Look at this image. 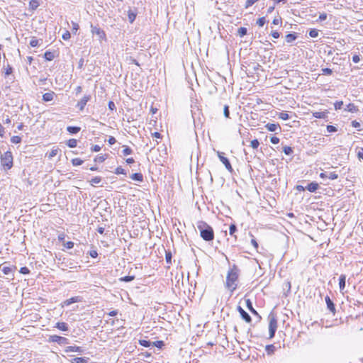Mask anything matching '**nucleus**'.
Wrapping results in <instances>:
<instances>
[{"label":"nucleus","instance_id":"obj_1","mask_svg":"<svg viewBox=\"0 0 363 363\" xmlns=\"http://www.w3.org/2000/svg\"><path fill=\"white\" fill-rule=\"evenodd\" d=\"M240 270L236 264H233L228 271L225 287L233 293L238 286V281Z\"/></svg>","mask_w":363,"mask_h":363},{"label":"nucleus","instance_id":"obj_16","mask_svg":"<svg viewBox=\"0 0 363 363\" xmlns=\"http://www.w3.org/2000/svg\"><path fill=\"white\" fill-rule=\"evenodd\" d=\"M319 187V184L317 182H312L308 183L306 186V189L310 192H315Z\"/></svg>","mask_w":363,"mask_h":363},{"label":"nucleus","instance_id":"obj_48","mask_svg":"<svg viewBox=\"0 0 363 363\" xmlns=\"http://www.w3.org/2000/svg\"><path fill=\"white\" fill-rule=\"evenodd\" d=\"M39 45V40L35 38H33L30 41V45L33 48L37 47Z\"/></svg>","mask_w":363,"mask_h":363},{"label":"nucleus","instance_id":"obj_28","mask_svg":"<svg viewBox=\"0 0 363 363\" xmlns=\"http://www.w3.org/2000/svg\"><path fill=\"white\" fill-rule=\"evenodd\" d=\"M67 145L69 147L74 148L77 145V140L76 139L72 138L67 140Z\"/></svg>","mask_w":363,"mask_h":363},{"label":"nucleus","instance_id":"obj_30","mask_svg":"<svg viewBox=\"0 0 363 363\" xmlns=\"http://www.w3.org/2000/svg\"><path fill=\"white\" fill-rule=\"evenodd\" d=\"M30 9L35 10L39 6V2L37 0H30L29 2Z\"/></svg>","mask_w":363,"mask_h":363},{"label":"nucleus","instance_id":"obj_20","mask_svg":"<svg viewBox=\"0 0 363 363\" xmlns=\"http://www.w3.org/2000/svg\"><path fill=\"white\" fill-rule=\"evenodd\" d=\"M297 38H298V35L296 33H289L285 36L286 41L288 43H291L293 41L296 40L297 39Z\"/></svg>","mask_w":363,"mask_h":363},{"label":"nucleus","instance_id":"obj_63","mask_svg":"<svg viewBox=\"0 0 363 363\" xmlns=\"http://www.w3.org/2000/svg\"><path fill=\"white\" fill-rule=\"evenodd\" d=\"M101 149V147L99 145H94L91 147V150L92 152H99Z\"/></svg>","mask_w":363,"mask_h":363},{"label":"nucleus","instance_id":"obj_60","mask_svg":"<svg viewBox=\"0 0 363 363\" xmlns=\"http://www.w3.org/2000/svg\"><path fill=\"white\" fill-rule=\"evenodd\" d=\"M108 108H109L111 111H115V110L116 109V105H115L114 102H113V101H110L108 102Z\"/></svg>","mask_w":363,"mask_h":363},{"label":"nucleus","instance_id":"obj_4","mask_svg":"<svg viewBox=\"0 0 363 363\" xmlns=\"http://www.w3.org/2000/svg\"><path fill=\"white\" fill-rule=\"evenodd\" d=\"M269 338H273L277 329V319L273 313L269 315Z\"/></svg>","mask_w":363,"mask_h":363},{"label":"nucleus","instance_id":"obj_47","mask_svg":"<svg viewBox=\"0 0 363 363\" xmlns=\"http://www.w3.org/2000/svg\"><path fill=\"white\" fill-rule=\"evenodd\" d=\"M223 114L225 118H230V110H229V106L228 105L224 106Z\"/></svg>","mask_w":363,"mask_h":363},{"label":"nucleus","instance_id":"obj_37","mask_svg":"<svg viewBox=\"0 0 363 363\" xmlns=\"http://www.w3.org/2000/svg\"><path fill=\"white\" fill-rule=\"evenodd\" d=\"M164 345V343L162 340H157L155 342H152V346L156 347L160 349H161Z\"/></svg>","mask_w":363,"mask_h":363},{"label":"nucleus","instance_id":"obj_11","mask_svg":"<svg viewBox=\"0 0 363 363\" xmlns=\"http://www.w3.org/2000/svg\"><path fill=\"white\" fill-rule=\"evenodd\" d=\"M246 306L248 310L254 315H256L259 319H261V316L259 315L257 311L253 308L252 303L250 299L245 300Z\"/></svg>","mask_w":363,"mask_h":363},{"label":"nucleus","instance_id":"obj_21","mask_svg":"<svg viewBox=\"0 0 363 363\" xmlns=\"http://www.w3.org/2000/svg\"><path fill=\"white\" fill-rule=\"evenodd\" d=\"M130 178L139 182H142L143 181V176L141 173L136 172L130 175Z\"/></svg>","mask_w":363,"mask_h":363},{"label":"nucleus","instance_id":"obj_22","mask_svg":"<svg viewBox=\"0 0 363 363\" xmlns=\"http://www.w3.org/2000/svg\"><path fill=\"white\" fill-rule=\"evenodd\" d=\"M137 16V13L135 11H133L131 9H129L128 11V17L130 23H133L135 20Z\"/></svg>","mask_w":363,"mask_h":363},{"label":"nucleus","instance_id":"obj_61","mask_svg":"<svg viewBox=\"0 0 363 363\" xmlns=\"http://www.w3.org/2000/svg\"><path fill=\"white\" fill-rule=\"evenodd\" d=\"M70 37H71V34H70V33L68 30H67L62 35V39L65 40H69L70 38Z\"/></svg>","mask_w":363,"mask_h":363},{"label":"nucleus","instance_id":"obj_7","mask_svg":"<svg viewBox=\"0 0 363 363\" xmlns=\"http://www.w3.org/2000/svg\"><path fill=\"white\" fill-rule=\"evenodd\" d=\"M218 157H219L220 162L225 165V168L230 172H233V169L232 167V165L229 161V160L224 156V153L222 152H217Z\"/></svg>","mask_w":363,"mask_h":363},{"label":"nucleus","instance_id":"obj_57","mask_svg":"<svg viewBox=\"0 0 363 363\" xmlns=\"http://www.w3.org/2000/svg\"><path fill=\"white\" fill-rule=\"evenodd\" d=\"M342 105H343V101H336V102L334 104L335 109V110L341 109V108H342Z\"/></svg>","mask_w":363,"mask_h":363},{"label":"nucleus","instance_id":"obj_12","mask_svg":"<svg viewBox=\"0 0 363 363\" xmlns=\"http://www.w3.org/2000/svg\"><path fill=\"white\" fill-rule=\"evenodd\" d=\"M265 128L268 131L276 132L277 130L281 131V128L279 123H267Z\"/></svg>","mask_w":363,"mask_h":363},{"label":"nucleus","instance_id":"obj_40","mask_svg":"<svg viewBox=\"0 0 363 363\" xmlns=\"http://www.w3.org/2000/svg\"><path fill=\"white\" fill-rule=\"evenodd\" d=\"M238 230L237 226L235 224L232 223L229 227V233L230 235H234L235 233Z\"/></svg>","mask_w":363,"mask_h":363},{"label":"nucleus","instance_id":"obj_26","mask_svg":"<svg viewBox=\"0 0 363 363\" xmlns=\"http://www.w3.org/2000/svg\"><path fill=\"white\" fill-rule=\"evenodd\" d=\"M16 269V267L15 266H13V267L4 266L1 269V270L4 274L8 275V274H11Z\"/></svg>","mask_w":363,"mask_h":363},{"label":"nucleus","instance_id":"obj_24","mask_svg":"<svg viewBox=\"0 0 363 363\" xmlns=\"http://www.w3.org/2000/svg\"><path fill=\"white\" fill-rule=\"evenodd\" d=\"M89 359L86 357H74L72 360V363H88Z\"/></svg>","mask_w":363,"mask_h":363},{"label":"nucleus","instance_id":"obj_10","mask_svg":"<svg viewBox=\"0 0 363 363\" xmlns=\"http://www.w3.org/2000/svg\"><path fill=\"white\" fill-rule=\"evenodd\" d=\"M82 300V298L81 296H73L69 299L65 300L62 303V306H68L74 303L81 302Z\"/></svg>","mask_w":363,"mask_h":363},{"label":"nucleus","instance_id":"obj_35","mask_svg":"<svg viewBox=\"0 0 363 363\" xmlns=\"http://www.w3.org/2000/svg\"><path fill=\"white\" fill-rule=\"evenodd\" d=\"M283 152L286 155H291L293 154L294 150H293L292 147H291L289 146H284L283 147Z\"/></svg>","mask_w":363,"mask_h":363},{"label":"nucleus","instance_id":"obj_58","mask_svg":"<svg viewBox=\"0 0 363 363\" xmlns=\"http://www.w3.org/2000/svg\"><path fill=\"white\" fill-rule=\"evenodd\" d=\"M259 0H247L245 2V8H248L252 6L255 3L259 1Z\"/></svg>","mask_w":363,"mask_h":363},{"label":"nucleus","instance_id":"obj_31","mask_svg":"<svg viewBox=\"0 0 363 363\" xmlns=\"http://www.w3.org/2000/svg\"><path fill=\"white\" fill-rule=\"evenodd\" d=\"M172 255L170 251H165V260L167 264H172Z\"/></svg>","mask_w":363,"mask_h":363},{"label":"nucleus","instance_id":"obj_6","mask_svg":"<svg viewBox=\"0 0 363 363\" xmlns=\"http://www.w3.org/2000/svg\"><path fill=\"white\" fill-rule=\"evenodd\" d=\"M48 341L50 342H56L60 345H68L69 343V340L67 338L57 335H50Z\"/></svg>","mask_w":363,"mask_h":363},{"label":"nucleus","instance_id":"obj_8","mask_svg":"<svg viewBox=\"0 0 363 363\" xmlns=\"http://www.w3.org/2000/svg\"><path fill=\"white\" fill-rule=\"evenodd\" d=\"M91 96V95H84L82 99L77 103L76 107L79 108V111H83L84 109L85 106L87 102L90 101Z\"/></svg>","mask_w":363,"mask_h":363},{"label":"nucleus","instance_id":"obj_18","mask_svg":"<svg viewBox=\"0 0 363 363\" xmlns=\"http://www.w3.org/2000/svg\"><path fill=\"white\" fill-rule=\"evenodd\" d=\"M55 96V92L50 91L43 95V100L45 102L51 101Z\"/></svg>","mask_w":363,"mask_h":363},{"label":"nucleus","instance_id":"obj_33","mask_svg":"<svg viewBox=\"0 0 363 363\" xmlns=\"http://www.w3.org/2000/svg\"><path fill=\"white\" fill-rule=\"evenodd\" d=\"M139 344L145 347H149L152 346V342L146 340H140Z\"/></svg>","mask_w":363,"mask_h":363},{"label":"nucleus","instance_id":"obj_3","mask_svg":"<svg viewBox=\"0 0 363 363\" xmlns=\"http://www.w3.org/2000/svg\"><path fill=\"white\" fill-rule=\"evenodd\" d=\"M1 164L5 171L12 168L13 164V157L11 151H6L1 155Z\"/></svg>","mask_w":363,"mask_h":363},{"label":"nucleus","instance_id":"obj_64","mask_svg":"<svg viewBox=\"0 0 363 363\" xmlns=\"http://www.w3.org/2000/svg\"><path fill=\"white\" fill-rule=\"evenodd\" d=\"M251 244L254 246V247L256 249L257 252L258 251L259 245L257 242V240L255 238H252L251 240Z\"/></svg>","mask_w":363,"mask_h":363},{"label":"nucleus","instance_id":"obj_32","mask_svg":"<svg viewBox=\"0 0 363 363\" xmlns=\"http://www.w3.org/2000/svg\"><path fill=\"white\" fill-rule=\"evenodd\" d=\"M59 151H60V149L58 147H53L51 150V151L50 152L48 157L50 159H51V158L55 157L57 155Z\"/></svg>","mask_w":363,"mask_h":363},{"label":"nucleus","instance_id":"obj_29","mask_svg":"<svg viewBox=\"0 0 363 363\" xmlns=\"http://www.w3.org/2000/svg\"><path fill=\"white\" fill-rule=\"evenodd\" d=\"M135 276L132 275V276H125V277H121L119 279V281H123V282H130V281H132L135 279Z\"/></svg>","mask_w":363,"mask_h":363},{"label":"nucleus","instance_id":"obj_42","mask_svg":"<svg viewBox=\"0 0 363 363\" xmlns=\"http://www.w3.org/2000/svg\"><path fill=\"white\" fill-rule=\"evenodd\" d=\"M11 142L14 144H18L21 143V138L18 135L11 137Z\"/></svg>","mask_w":363,"mask_h":363},{"label":"nucleus","instance_id":"obj_2","mask_svg":"<svg viewBox=\"0 0 363 363\" xmlns=\"http://www.w3.org/2000/svg\"><path fill=\"white\" fill-rule=\"evenodd\" d=\"M196 225L200 236L203 240L211 242L214 239V231L211 225L202 220L197 222Z\"/></svg>","mask_w":363,"mask_h":363},{"label":"nucleus","instance_id":"obj_23","mask_svg":"<svg viewBox=\"0 0 363 363\" xmlns=\"http://www.w3.org/2000/svg\"><path fill=\"white\" fill-rule=\"evenodd\" d=\"M345 111L350 113H355L358 111L357 106L354 104L350 103L347 105V107L345 108Z\"/></svg>","mask_w":363,"mask_h":363},{"label":"nucleus","instance_id":"obj_52","mask_svg":"<svg viewBox=\"0 0 363 363\" xmlns=\"http://www.w3.org/2000/svg\"><path fill=\"white\" fill-rule=\"evenodd\" d=\"M322 74L324 75H330L333 73V71L330 68H323L321 69Z\"/></svg>","mask_w":363,"mask_h":363},{"label":"nucleus","instance_id":"obj_49","mask_svg":"<svg viewBox=\"0 0 363 363\" xmlns=\"http://www.w3.org/2000/svg\"><path fill=\"white\" fill-rule=\"evenodd\" d=\"M259 145V142L258 141L257 139H254L251 141V143H250V146L253 148V149H257Z\"/></svg>","mask_w":363,"mask_h":363},{"label":"nucleus","instance_id":"obj_5","mask_svg":"<svg viewBox=\"0 0 363 363\" xmlns=\"http://www.w3.org/2000/svg\"><path fill=\"white\" fill-rule=\"evenodd\" d=\"M91 33L98 37L100 41L106 40V35L104 30L100 28L98 26H94L91 23Z\"/></svg>","mask_w":363,"mask_h":363},{"label":"nucleus","instance_id":"obj_39","mask_svg":"<svg viewBox=\"0 0 363 363\" xmlns=\"http://www.w3.org/2000/svg\"><path fill=\"white\" fill-rule=\"evenodd\" d=\"M106 157L105 155H99L94 158V162H104L106 160Z\"/></svg>","mask_w":363,"mask_h":363},{"label":"nucleus","instance_id":"obj_13","mask_svg":"<svg viewBox=\"0 0 363 363\" xmlns=\"http://www.w3.org/2000/svg\"><path fill=\"white\" fill-rule=\"evenodd\" d=\"M325 299L328 309L334 314L335 313V306L333 301L328 296H327Z\"/></svg>","mask_w":363,"mask_h":363},{"label":"nucleus","instance_id":"obj_43","mask_svg":"<svg viewBox=\"0 0 363 363\" xmlns=\"http://www.w3.org/2000/svg\"><path fill=\"white\" fill-rule=\"evenodd\" d=\"M114 173L116 174H124L126 175V171L122 168L121 167H118L116 169Z\"/></svg>","mask_w":363,"mask_h":363},{"label":"nucleus","instance_id":"obj_14","mask_svg":"<svg viewBox=\"0 0 363 363\" xmlns=\"http://www.w3.org/2000/svg\"><path fill=\"white\" fill-rule=\"evenodd\" d=\"M65 352H78L82 354L83 352V350L81 347L79 346H68L65 350Z\"/></svg>","mask_w":363,"mask_h":363},{"label":"nucleus","instance_id":"obj_19","mask_svg":"<svg viewBox=\"0 0 363 363\" xmlns=\"http://www.w3.org/2000/svg\"><path fill=\"white\" fill-rule=\"evenodd\" d=\"M346 283V276L345 274H341L339 277V287L340 291H343L345 288Z\"/></svg>","mask_w":363,"mask_h":363},{"label":"nucleus","instance_id":"obj_59","mask_svg":"<svg viewBox=\"0 0 363 363\" xmlns=\"http://www.w3.org/2000/svg\"><path fill=\"white\" fill-rule=\"evenodd\" d=\"M64 246L67 249H72L74 247V242L72 241H67L64 242Z\"/></svg>","mask_w":363,"mask_h":363},{"label":"nucleus","instance_id":"obj_44","mask_svg":"<svg viewBox=\"0 0 363 363\" xmlns=\"http://www.w3.org/2000/svg\"><path fill=\"white\" fill-rule=\"evenodd\" d=\"M279 118L282 119L284 121L288 120L289 118V116L286 112H280L278 115Z\"/></svg>","mask_w":363,"mask_h":363},{"label":"nucleus","instance_id":"obj_15","mask_svg":"<svg viewBox=\"0 0 363 363\" xmlns=\"http://www.w3.org/2000/svg\"><path fill=\"white\" fill-rule=\"evenodd\" d=\"M329 112L328 111H315L313 113V116L315 118H323L325 119L328 116Z\"/></svg>","mask_w":363,"mask_h":363},{"label":"nucleus","instance_id":"obj_17","mask_svg":"<svg viewBox=\"0 0 363 363\" xmlns=\"http://www.w3.org/2000/svg\"><path fill=\"white\" fill-rule=\"evenodd\" d=\"M56 328L62 330V331H65V332H67L69 330V327H68V324L67 323H65V322H57L56 324H55V326Z\"/></svg>","mask_w":363,"mask_h":363},{"label":"nucleus","instance_id":"obj_56","mask_svg":"<svg viewBox=\"0 0 363 363\" xmlns=\"http://www.w3.org/2000/svg\"><path fill=\"white\" fill-rule=\"evenodd\" d=\"M19 272L23 274H28L30 273V270L27 267H21Z\"/></svg>","mask_w":363,"mask_h":363},{"label":"nucleus","instance_id":"obj_9","mask_svg":"<svg viewBox=\"0 0 363 363\" xmlns=\"http://www.w3.org/2000/svg\"><path fill=\"white\" fill-rule=\"evenodd\" d=\"M238 311L240 314L242 318L247 323H250L252 321L251 316L240 306H238L237 308Z\"/></svg>","mask_w":363,"mask_h":363},{"label":"nucleus","instance_id":"obj_36","mask_svg":"<svg viewBox=\"0 0 363 363\" xmlns=\"http://www.w3.org/2000/svg\"><path fill=\"white\" fill-rule=\"evenodd\" d=\"M84 161L80 158H74L72 160V164L73 166H79L82 164Z\"/></svg>","mask_w":363,"mask_h":363},{"label":"nucleus","instance_id":"obj_53","mask_svg":"<svg viewBox=\"0 0 363 363\" xmlns=\"http://www.w3.org/2000/svg\"><path fill=\"white\" fill-rule=\"evenodd\" d=\"M13 72V68L10 65H7V67L5 70V76H9Z\"/></svg>","mask_w":363,"mask_h":363},{"label":"nucleus","instance_id":"obj_54","mask_svg":"<svg viewBox=\"0 0 363 363\" xmlns=\"http://www.w3.org/2000/svg\"><path fill=\"white\" fill-rule=\"evenodd\" d=\"M326 128H327L328 132H329V133H334L337 130V128L332 125H328Z\"/></svg>","mask_w":363,"mask_h":363},{"label":"nucleus","instance_id":"obj_55","mask_svg":"<svg viewBox=\"0 0 363 363\" xmlns=\"http://www.w3.org/2000/svg\"><path fill=\"white\" fill-rule=\"evenodd\" d=\"M328 177V179H330L331 180H335L338 178V174L336 172H330Z\"/></svg>","mask_w":363,"mask_h":363},{"label":"nucleus","instance_id":"obj_34","mask_svg":"<svg viewBox=\"0 0 363 363\" xmlns=\"http://www.w3.org/2000/svg\"><path fill=\"white\" fill-rule=\"evenodd\" d=\"M247 33V30L245 27H240L238 30V34L240 37H243Z\"/></svg>","mask_w":363,"mask_h":363},{"label":"nucleus","instance_id":"obj_27","mask_svg":"<svg viewBox=\"0 0 363 363\" xmlns=\"http://www.w3.org/2000/svg\"><path fill=\"white\" fill-rule=\"evenodd\" d=\"M44 58L48 61H52L55 58L54 52L50 51H46L44 53Z\"/></svg>","mask_w":363,"mask_h":363},{"label":"nucleus","instance_id":"obj_41","mask_svg":"<svg viewBox=\"0 0 363 363\" xmlns=\"http://www.w3.org/2000/svg\"><path fill=\"white\" fill-rule=\"evenodd\" d=\"M275 350V347L273 345H269L266 346V351L268 354H272Z\"/></svg>","mask_w":363,"mask_h":363},{"label":"nucleus","instance_id":"obj_25","mask_svg":"<svg viewBox=\"0 0 363 363\" xmlns=\"http://www.w3.org/2000/svg\"><path fill=\"white\" fill-rule=\"evenodd\" d=\"M80 130H81V128L78 127V126H67V130L70 134H77L80 131Z\"/></svg>","mask_w":363,"mask_h":363},{"label":"nucleus","instance_id":"obj_45","mask_svg":"<svg viewBox=\"0 0 363 363\" xmlns=\"http://www.w3.org/2000/svg\"><path fill=\"white\" fill-rule=\"evenodd\" d=\"M132 152H133V150L128 146H125V148L123 150V154L125 156L129 155L132 154Z\"/></svg>","mask_w":363,"mask_h":363},{"label":"nucleus","instance_id":"obj_62","mask_svg":"<svg viewBox=\"0 0 363 363\" xmlns=\"http://www.w3.org/2000/svg\"><path fill=\"white\" fill-rule=\"evenodd\" d=\"M270 141L272 144H278L279 143V138L276 136H272L270 138Z\"/></svg>","mask_w":363,"mask_h":363},{"label":"nucleus","instance_id":"obj_50","mask_svg":"<svg viewBox=\"0 0 363 363\" xmlns=\"http://www.w3.org/2000/svg\"><path fill=\"white\" fill-rule=\"evenodd\" d=\"M101 181V177H94L93 179H91V180L90 181V183L91 185H94V184H99Z\"/></svg>","mask_w":363,"mask_h":363},{"label":"nucleus","instance_id":"obj_46","mask_svg":"<svg viewBox=\"0 0 363 363\" xmlns=\"http://www.w3.org/2000/svg\"><path fill=\"white\" fill-rule=\"evenodd\" d=\"M72 30L74 34H76L77 30L79 29V26L77 23L74 22V21H72Z\"/></svg>","mask_w":363,"mask_h":363},{"label":"nucleus","instance_id":"obj_38","mask_svg":"<svg viewBox=\"0 0 363 363\" xmlns=\"http://www.w3.org/2000/svg\"><path fill=\"white\" fill-rule=\"evenodd\" d=\"M308 35L311 38H316L318 36V30L312 28L309 30Z\"/></svg>","mask_w":363,"mask_h":363},{"label":"nucleus","instance_id":"obj_51","mask_svg":"<svg viewBox=\"0 0 363 363\" xmlns=\"http://www.w3.org/2000/svg\"><path fill=\"white\" fill-rule=\"evenodd\" d=\"M265 23H266L265 17H261L257 21V25L260 27H262L265 24Z\"/></svg>","mask_w":363,"mask_h":363}]
</instances>
